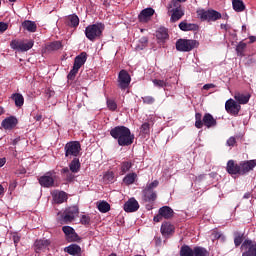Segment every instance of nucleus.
Listing matches in <instances>:
<instances>
[{
    "label": "nucleus",
    "mask_w": 256,
    "mask_h": 256,
    "mask_svg": "<svg viewBox=\"0 0 256 256\" xmlns=\"http://www.w3.org/2000/svg\"><path fill=\"white\" fill-rule=\"evenodd\" d=\"M9 28V24L0 22V33H5V30Z\"/></svg>",
    "instance_id": "bf43d9fd"
},
{
    "label": "nucleus",
    "mask_w": 256,
    "mask_h": 256,
    "mask_svg": "<svg viewBox=\"0 0 256 256\" xmlns=\"http://www.w3.org/2000/svg\"><path fill=\"white\" fill-rule=\"evenodd\" d=\"M140 133L142 135H149L151 133V125L148 122H145L140 127Z\"/></svg>",
    "instance_id": "37998d69"
},
{
    "label": "nucleus",
    "mask_w": 256,
    "mask_h": 256,
    "mask_svg": "<svg viewBox=\"0 0 256 256\" xmlns=\"http://www.w3.org/2000/svg\"><path fill=\"white\" fill-rule=\"evenodd\" d=\"M154 87H158L159 89L163 87H167V80H159V79H154L152 80Z\"/></svg>",
    "instance_id": "a18cd8bd"
},
{
    "label": "nucleus",
    "mask_w": 256,
    "mask_h": 256,
    "mask_svg": "<svg viewBox=\"0 0 256 256\" xmlns=\"http://www.w3.org/2000/svg\"><path fill=\"white\" fill-rule=\"evenodd\" d=\"M22 27L23 29L29 31L30 33H35V31H37V24L31 20H25L22 23Z\"/></svg>",
    "instance_id": "bb28decb"
},
{
    "label": "nucleus",
    "mask_w": 256,
    "mask_h": 256,
    "mask_svg": "<svg viewBox=\"0 0 256 256\" xmlns=\"http://www.w3.org/2000/svg\"><path fill=\"white\" fill-rule=\"evenodd\" d=\"M234 99L239 102V105H247V103H249V99H251V96L249 94L245 95L241 93H236L234 95Z\"/></svg>",
    "instance_id": "cd10ccee"
},
{
    "label": "nucleus",
    "mask_w": 256,
    "mask_h": 256,
    "mask_svg": "<svg viewBox=\"0 0 256 256\" xmlns=\"http://www.w3.org/2000/svg\"><path fill=\"white\" fill-rule=\"evenodd\" d=\"M65 157L72 159V157H79L81 153V143L79 141H70L64 146Z\"/></svg>",
    "instance_id": "423d86ee"
},
{
    "label": "nucleus",
    "mask_w": 256,
    "mask_h": 256,
    "mask_svg": "<svg viewBox=\"0 0 256 256\" xmlns=\"http://www.w3.org/2000/svg\"><path fill=\"white\" fill-rule=\"evenodd\" d=\"M103 31H105V24L103 23L88 25L85 29V36L89 41H95L103 35Z\"/></svg>",
    "instance_id": "f03ea898"
},
{
    "label": "nucleus",
    "mask_w": 256,
    "mask_h": 256,
    "mask_svg": "<svg viewBox=\"0 0 256 256\" xmlns=\"http://www.w3.org/2000/svg\"><path fill=\"white\" fill-rule=\"evenodd\" d=\"M226 171L229 175H241L240 164H236L235 161L229 160L227 162Z\"/></svg>",
    "instance_id": "f3484780"
},
{
    "label": "nucleus",
    "mask_w": 256,
    "mask_h": 256,
    "mask_svg": "<svg viewBox=\"0 0 256 256\" xmlns=\"http://www.w3.org/2000/svg\"><path fill=\"white\" fill-rule=\"evenodd\" d=\"M66 253L73 256H81V246L77 244H71L65 248Z\"/></svg>",
    "instance_id": "b1692460"
},
{
    "label": "nucleus",
    "mask_w": 256,
    "mask_h": 256,
    "mask_svg": "<svg viewBox=\"0 0 256 256\" xmlns=\"http://www.w3.org/2000/svg\"><path fill=\"white\" fill-rule=\"evenodd\" d=\"M17 118L10 116L7 117L6 119H4L1 123L3 129L9 130V129H13L14 127L17 126Z\"/></svg>",
    "instance_id": "6ab92c4d"
},
{
    "label": "nucleus",
    "mask_w": 256,
    "mask_h": 256,
    "mask_svg": "<svg viewBox=\"0 0 256 256\" xmlns=\"http://www.w3.org/2000/svg\"><path fill=\"white\" fill-rule=\"evenodd\" d=\"M175 231V226L170 223H164L161 226V233L164 237H169Z\"/></svg>",
    "instance_id": "393cba45"
},
{
    "label": "nucleus",
    "mask_w": 256,
    "mask_h": 256,
    "mask_svg": "<svg viewBox=\"0 0 256 256\" xmlns=\"http://www.w3.org/2000/svg\"><path fill=\"white\" fill-rule=\"evenodd\" d=\"M194 256H209V252L203 247L196 246L194 247Z\"/></svg>",
    "instance_id": "ea45409f"
},
{
    "label": "nucleus",
    "mask_w": 256,
    "mask_h": 256,
    "mask_svg": "<svg viewBox=\"0 0 256 256\" xmlns=\"http://www.w3.org/2000/svg\"><path fill=\"white\" fill-rule=\"evenodd\" d=\"M97 208L100 213H108V211H111V205H109L106 201L99 202Z\"/></svg>",
    "instance_id": "f704fd0d"
},
{
    "label": "nucleus",
    "mask_w": 256,
    "mask_h": 256,
    "mask_svg": "<svg viewBox=\"0 0 256 256\" xmlns=\"http://www.w3.org/2000/svg\"><path fill=\"white\" fill-rule=\"evenodd\" d=\"M39 183L41 187H53L55 184V178L53 177V172H47L45 175L39 178Z\"/></svg>",
    "instance_id": "4468645a"
},
{
    "label": "nucleus",
    "mask_w": 256,
    "mask_h": 256,
    "mask_svg": "<svg viewBox=\"0 0 256 256\" xmlns=\"http://www.w3.org/2000/svg\"><path fill=\"white\" fill-rule=\"evenodd\" d=\"M147 43H149V39L147 37L140 38L138 45H136V51H143V49L147 47Z\"/></svg>",
    "instance_id": "58836bf2"
},
{
    "label": "nucleus",
    "mask_w": 256,
    "mask_h": 256,
    "mask_svg": "<svg viewBox=\"0 0 256 256\" xmlns=\"http://www.w3.org/2000/svg\"><path fill=\"white\" fill-rule=\"evenodd\" d=\"M12 240L14 241L15 246L21 241V236H19L17 233L12 234Z\"/></svg>",
    "instance_id": "4d7b16f0"
},
{
    "label": "nucleus",
    "mask_w": 256,
    "mask_h": 256,
    "mask_svg": "<svg viewBox=\"0 0 256 256\" xmlns=\"http://www.w3.org/2000/svg\"><path fill=\"white\" fill-rule=\"evenodd\" d=\"M87 61V53L82 52L80 55H78L74 60V65L76 69L79 70L80 67H83Z\"/></svg>",
    "instance_id": "5701e85b"
},
{
    "label": "nucleus",
    "mask_w": 256,
    "mask_h": 256,
    "mask_svg": "<svg viewBox=\"0 0 256 256\" xmlns=\"http://www.w3.org/2000/svg\"><path fill=\"white\" fill-rule=\"evenodd\" d=\"M179 29L181 31H197L199 26L195 23H187L186 21H182L179 23Z\"/></svg>",
    "instance_id": "4be33fe9"
},
{
    "label": "nucleus",
    "mask_w": 256,
    "mask_h": 256,
    "mask_svg": "<svg viewBox=\"0 0 256 256\" xmlns=\"http://www.w3.org/2000/svg\"><path fill=\"white\" fill-rule=\"evenodd\" d=\"M167 9H168V13H171L173 11H177V10L181 9V1H179V0H172L168 4Z\"/></svg>",
    "instance_id": "473e14b6"
},
{
    "label": "nucleus",
    "mask_w": 256,
    "mask_h": 256,
    "mask_svg": "<svg viewBox=\"0 0 256 256\" xmlns=\"http://www.w3.org/2000/svg\"><path fill=\"white\" fill-rule=\"evenodd\" d=\"M196 47H199V42L197 40L179 39L176 41V49L182 53L193 51Z\"/></svg>",
    "instance_id": "20e7f679"
},
{
    "label": "nucleus",
    "mask_w": 256,
    "mask_h": 256,
    "mask_svg": "<svg viewBox=\"0 0 256 256\" xmlns=\"http://www.w3.org/2000/svg\"><path fill=\"white\" fill-rule=\"evenodd\" d=\"M79 215V208L77 206H71L67 208L62 216L64 223H71Z\"/></svg>",
    "instance_id": "9d476101"
},
{
    "label": "nucleus",
    "mask_w": 256,
    "mask_h": 256,
    "mask_svg": "<svg viewBox=\"0 0 256 256\" xmlns=\"http://www.w3.org/2000/svg\"><path fill=\"white\" fill-rule=\"evenodd\" d=\"M180 256H194V249L190 248L189 245H183L180 249Z\"/></svg>",
    "instance_id": "72a5a7b5"
},
{
    "label": "nucleus",
    "mask_w": 256,
    "mask_h": 256,
    "mask_svg": "<svg viewBox=\"0 0 256 256\" xmlns=\"http://www.w3.org/2000/svg\"><path fill=\"white\" fill-rule=\"evenodd\" d=\"M142 101L146 105H153L155 103V98H153V96H144L142 97Z\"/></svg>",
    "instance_id": "3c124183"
},
{
    "label": "nucleus",
    "mask_w": 256,
    "mask_h": 256,
    "mask_svg": "<svg viewBox=\"0 0 256 256\" xmlns=\"http://www.w3.org/2000/svg\"><path fill=\"white\" fill-rule=\"evenodd\" d=\"M67 25L69 27H79V16L72 14L67 17Z\"/></svg>",
    "instance_id": "7c9ffc66"
},
{
    "label": "nucleus",
    "mask_w": 256,
    "mask_h": 256,
    "mask_svg": "<svg viewBox=\"0 0 256 256\" xmlns=\"http://www.w3.org/2000/svg\"><path fill=\"white\" fill-rule=\"evenodd\" d=\"M203 89H204L205 91H209V89H215V84H205V85L203 86Z\"/></svg>",
    "instance_id": "680f3d73"
},
{
    "label": "nucleus",
    "mask_w": 256,
    "mask_h": 256,
    "mask_svg": "<svg viewBox=\"0 0 256 256\" xmlns=\"http://www.w3.org/2000/svg\"><path fill=\"white\" fill-rule=\"evenodd\" d=\"M110 135L118 141L120 147H129L133 145L135 135L131 134V130L125 126H116L110 130Z\"/></svg>",
    "instance_id": "f257e3e1"
},
{
    "label": "nucleus",
    "mask_w": 256,
    "mask_h": 256,
    "mask_svg": "<svg viewBox=\"0 0 256 256\" xmlns=\"http://www.w3.org/2000/svg\"><path fill=\"white\" fill-rule=\"evenodd\" d=\"M155 15V10L153 8H146L140 12L138 19L140 23H147Z\"/></svg>",
    "instance_id": "2eb2a0df"
},
{
    "label": "nucleus",
    "mask_w": 256,
    "mask_h": 256,
    "mask_svg": "<svg viewBox=\"0 0 256 256\" xmlns=\"http://www.w3.org/2000/svg\"><path fill=\"white\" fill-rule=\"evenodd\" d=\"M75 229L71 226H63L62 231L66 237H68Z\"/></svg>",
    "instance_id": "864d4df0"
},
{
    "label": "nucleus",
    "mask_w": 256,
    "mask_h": 256,
    "mask_svg": "<svg viewBox=\"0 0 256 256\" xmlns=\"http://www.w3.org/2000/svg\"><path fill=\"white\" fill-rule=\"evenodd\" d=\"M197 15L198 17H200V19L202 21H208L209 23L211 22H215V21H219V19H221L222 15L220 12H217V10H205V9H201L197 11Z\"/></svg>",
    "instance_id": "39448f33"
},
{
    "label": "nucleus",
    "mask_w": 256,
    "mask_h": 256,
    "mask_svg": "<svg viewBox=\"0 0 256 256\" xmlns=\"http://www.w3.org/2000/svg\"><path fill=\"white\" fill-rule=\"evenodd\" d=\"M159 186V181L155 180L149 184H147L146 189H150L153 191V189H155V187Z\"/></svg>",
    "instance_id": "6e6d98bb"
},
{
    "label": "nucleus",
    "mask_w": 256,
    "mask_h": 256,
    "mask_svg": "<svg viewBox=\"0 0 256 256\" xmlns=\"http://www.w3.org/2000/svg\"><path fill=\"white\" fill-rule=\"evenodd\" d=\"M63 45L59 41L52 42L48 45V51H59Z\"/></svg>",
    "instance_id": "c03bdc74"
},
{
    "label": "nucleus",
    "mask_w": 256,
    "mask_h": 256,
    "mask_svg": "<svg viewBox=\"0 0 256 256\" xmlns=\"http://www.w3.org/2000/svg\"><path fill=\"white\" fill-rule=\"evenodd\" d=\"M33 45V40H29L28 42L12 40L10 43L11 49H14V51H20L22 53L25 51H29V49H33Z\"/></svg>",
    "instance_id": "0eeeda50"
},
{
    "label": "nucleus",
    "mask_w": 256,
    "mask_h": 256,
    "mask_svg": "<svg viewBox=\"0 0 256 256\" xmlns=\"http://www.w3.org/2000/svg\"><path fill=\"white\" fill-rule=\"evenodd\" d=\"M43 119V116L41 114H38L35 116L36 121H41Z\"/></svg>",
    "instance_id": "774afa93"
},
{
    "label": "nucleus",
    "mask_w": 256,
    "mask_h": 256,
    "mask_svg": "<svg viewBox=\"0 0 256 256\" xmlns=\"http://www.w3.org/2000/svg\"><path fill=\"white\" fill-rule=\"evenodd\" d=\"M113 179H115V174L113 172H108L104 175V180H106L107 183L113 182Z\"/></svg>",
    "instance_id": "603ef678"
},
{
    "label": "nucleus",
    "mask_w": 256,
    "mask_h": 256,
    "mask_svg": "<svg viewBox=\"0 0 256 256\" xmlns=\"http://www.w3.org/2000/svg\"><path fill=\"white\" fill-rule=\"evenodd\" d=\"M138 210H139V202H137L135 198H130L124 204V211L126 213H135V211H138Z\"/></svg>",
    "instance_id": "dca6fc26"
},
{
    "label": "nucleus",
    "mask_w": 256,
    "mask_h": 256,
    "mask_svg": "<svg viewBox=\"0 0 256 256\" xmlns=\"http://www.w3.org/2000/svg\"><path fill=\"white\" fill-rule=\"evenodd\" d=\"M225 109L230 115H239L241 111V105L233 99H229L225 103Z\"/></svg>",
    "instance_id": "9b49d317"
},
{
    "label": "nucleus",
    "mask_w": 256,
    "mask_h": 256,
    "mask_svg": "<svg viewBox=\"0 0 256 256\" xmlns=\"http://www.w3.org/2000/svg\"><path fill=\"white\" fill-rule=\"evenodd\" d=\"M156 39L158 43H165L169 39V32H167V28H159L156 32Z\"/></svg>",
    "instance_id": "aec40b11"
},
{
    "label": "nucleus",
    "mask_w": 256,
    "mask_h": 256,
    "mask_svg": "<svg viewBox=\"0 0 256 256\" xmlns=\"http://www.w3.org/2000/svg\"><path fill=\"white\" fill-rule=\"evenodd\" d=\"M243 243V233L241 232H234V244L235 247H239Z\"/></svg>",
    "instance_id": "79ce46f5"
},
{
    "label": "nucleus",
    "mask_w": 256,
    "mask_h": 256,
    "mask_svg": "<svg viewBox=\"0 0 256 256\" xmlns=\"http://www.w3.org/2000/svg\"><path fill=\"white\" fill-rule=\"evenodd\" d=\"M170 13H171L170 20L172 21V23H175V22L179 21V19H181V17H183V15H185V10H183V8H180V9L174 10Z\"/></svg>",
    "instance_id": "c756f323"
},
{
    "label": "nucleus",
    "mask_w": 256,
    "mask_h": 256,
    "mask_svg": "<svg viewBox=\"0 0 256 256\" xmlns=\"http://www.w3.org/2000/svg\"><path fill=\"white\" fill-rule=\"evenodd\" d=\"M242 256H256V243L251 240H245L241 245Z\"/></svg>",
    "instance_id": "6e6552de"
},
{
    "label": "nucleus",
    "mask_w": 256,
    "mask_h": 256,
    "mask_svg": "<svg viewBox=\"0 0 256 256\" xmlns=\"http://www.w3.org/2000/svg\"><path fill=\"white\" fill-rule=\"evenodd\" d=\"M235 143H237V140L235 139V137H230L227 140L226 145H228V147H233Z\"/></svg>",
    "instance_id": "13d9d810"
},
{
    "label": "nucleus",
    "mask_w": 256,
    "mask_h": 256,
    "mask_svg": "<svg viewBox=\"0 0 256 256\" xmlns=\"http://www.w3.org/2000/svg\"><path fill=\"white\" fill-rule=\"evenodd\" d=\"M53 200L58 204L65 203V201H67V193H65L63 191L54 192Z\"/></svg>",
    "instance_id": "c85d7f7f"
},
{
    "label": "nucleus",
    "mask_w": 256,
    "mask_h": 256,
    "mask_svg": "<svg viewBox=\"0 0 256 256\" xmlns=\"http://www.w3.org/2000/svg\"><path fill=\"white\" fill-rule=\"evenodd\" d=\"M135 179H137V174L129 173L124 177L123 182L125 185H133V183H135Z\"/></svg>",
    "instance_id": "c9c22d12"
},
{
    "label": "nucleus",
    "mask_w": 256,
    "mask_h": 256,
    "mask_svg": "<svg viewBox=\"0 0 256 256\" xmlns=\"http://www.w3.org/2000/svg\"><path fill=\"white\" fill-rule=\"evenodd\" d=\"M202 123L207 127V129H211V127H217V120L214 119L213 115L206 113L202 118Z\"/></svg>",
    "instance_id": "a211bd4d"
},
{
    "label": "nucleus",
    "mask_w": 256,
    "mask_h": 256,
    "mask_svg": "<svg viewBox=\"0 0 256 256\" xmlns=\"http://www.w3.org/2000/svg\"><path fill=\"white\" fill-rule=\"evenodd\" d=\"M49 245H51V240L49 239H38L34 242V250L36 253H43L49 249Z\"/></svg>",
    "instance_id": "f8f14e48"
},
{
    "label": "nucleus",
    "mask_w": 256,
    "mask_h": 256,
    "mask_svg": "<svg viewBox=\"0 0 256 256\" xmlns=\"http://www.w3.org/2000/svg\"><path fill=\"white\" fill-rule=\"evenodd\" d=\"M107 107L110 111H116L117 110V102L113 99L107 100Z\"/></svg>",
    "instance_id": "8fccbe9b"
},
{
    "label": "nucleus",
    "mask_w": 256,
    "mask_h": 256,
    "mask_svg": "<svg viewBox=\"0 0 256 256\" xmlns=\"http://www.w3.org/2000/svg\"><path fill=\"white\" fill-rule=\"evenodd\" d=\"M81 171V162L79 161V158H74L70 164L69 168L64 167L61 170V173L66 177V181H73L75 179V173H79Z\"/></svg>",
    "instance_id": "7ed1b4c3"
},
{
    "label": "nucleus",
    "mask_w": 256,
    "mask_h": 256,
    "mask_svg": "<svg viewBox=\"0 0 256 256\" xmlns=\"http://www.w3.org/2000/svg\"><path fill=\"white\" fill-rule=\"evenodd\" d=\"M212 237L213 239H221V237H223V234H221L220 232H212Z\"/></svg>",
    "instance_id": "052dcab7"
},
{
    "label": "nucleus",
    "mask_w": 256,
    "mask_h": 256,
    "mask_svg": "<svg viewBox=\"0 0 256 256\" xmlns=\"http://www.w3.org/2000/svg\"><path fill=\"white\" fill-rule=\"evenodd\" d=\"M232 7L237 13L245 11V3L242 0H232Z\"/></svg>",
    "instance_id": "2f4dec72"
},
{
    "label": "nucleus",
    "mask_w": 256,
    "mask_h": 256,
    "mask_svg": "<svg viewBox=\"0 0 256 256\" xmlns=\"http://www.w3.org/2000/svg\"><path fill=\"white\" fill-rule=\"evenodd\" d=\"M256 168V160H246L240 162V175H247Z\"/></svg>",
    "instance_id": "ddd939ff"
},
{
    "label": "nucleus",
    "mask_w": 256,
    "mask_h": 256,
    "mask_svg": "<svg viewBox=\"0 0 256 256\" xmlns=\"http://www.w3.org/2000/svg\"><path fill=\"white\" fill-rule=\"evenodd\" d=\"M131 84V75H129V72L127 70H121L118 75V86L120 89H127L129 85Z\"/></svg>",
    "instance_id": "1a4fd4ad"
},
{
    "label": "nucleus",
    "mask_w": 256,
    "mask_h": 256,
    "mask_svg": "<svg viewBox=\"0 0 256 256\" xmlns=\"http://www.w3.org/2000/svg\"><path fill=\"white\" fill-rule=\"evenodd\" d=\"M80 223L82 225H89V223H91V218L88 215H82Z\"/></svg>",
    "instance_id": "5fc2aeb1"
},
{
    "label": "nucleus",
    "mask_w": 256,
    "mask_h": 256,
    "mask_svg": "<svg viewBox=\"0 0 256 256\" xmlns=\"http://www.w3.org/2000/svg\"><path fill=\"white\" fill-rule=\"evenodd\" d=\"M131 167H133V162L131 161H124L121 163V173L122 175H125V173L129 172L131 170Z\"/></svg>",
    "instance_id": "4c0bfd02"
},
{
    "label": "nucleus",
    "mask_w": 256,
    "mask_h": 256,
    "mask_svg": "<svg viewBox=\"0 0 256 256\" xmlns=\"http://www.w3.org/2000/svg\"><path fill=\"white\" fill-rule=\"evenodd\" d=\"M66 239L69 243L81 240V238H79V235H77V232H75V230L69 236H66Z\"/></svg>",
    "instance_id": "49530a36"
},
{
    "label": "nucleus",
    "mask_w": 256,
    "mask_h": 256,
    "mask_svg": "<svg viewBox=\"0 0 256 256\" xmlns=\"http://www.w3.org/2000/svg\"><path fill=\"white\" fill-rule=\"evenodd\" d=\"M256 37L255 36H249V43H255Z\"/></svg>",
    "instance_id": "69168bd1"
},
{
    "label": "nucleus",
    "mask_w": 256,
    "mask_h": 256,
    "mask_svg": "<svg viewBox=\"0 0 256 256\" xmlns=\"http://www.w3.org/2000/svg\"><path fill=\"white\" fill-rule=\"evenodd\" d=\"M77 73H79V69L76 68L75 66H73V69L69 72V74L67 76L68 80L69 81L75 80Z\"/></svg>",
    "instance_id": "09e8293b"
},
{
    "label": "nucleus",
    "mask_w": 256,
    "mask_h": 256,
    "mask_svg": "<svg viewBox=\"0 0 256 256\" xmlns=\"http://www.w3.org/2000/svg\"><path fill=\"white\" fill-rule=\"evenodd\" d=\"M143 199L146 202L151 203V201H155V199H157V193L149 188H145L143 190Z\"/></svg>",
    "instance_id": "412c9836"
},
{
    "label": "nucleus",
    "mask_w": 256,
    "mask_h": 256,
    "mask_svg": "<svg viewBox=\"0 0 256 256\" xmlns=\"http://www.w3.org/2000/svg\"><path fill=\"white\" fill-rule=\"evenodd\" d=\"M12 98L15 102L16 107H23V104L25 103V98H23V95L19 93L13 94Z\"/></svg>",
    "instance_id": "e433bc0d"
},
{
    "label": "nucleus",
    "mask_w": 256,
    "mask_h": 256,
    "mask_svg": "<svg viewBox=\"0 0 256 256\" xmlns=\"http://www.w3.org/2000/svg\"><path fill=\"white\" fill-rule=\"evenodd\" d=\"M195 127L196 129L203 128V116L201 115V113L195 114Z\"/></svg>",
    "instance_id": "a19ab883"
},
{
    "label": "nucleus",
    "mask_w": 256,
    "mask_h": 256,
    "mask_svg": "<svg viewBox=\"0 0 256 256\" xmlns=\"http://www.w3.org/2000/svg\"><path fill=\"white\" fill-rule=\"evenodd\" d=\"M220 28L224 29L225 31H229V29H230L229 25H227V24H221Z\"/></svg>",
    "instance_id": "0e129e2a"
},
{
    "label": "nucleus",
    "mask_w": 256,
    "mask_h": 256,
    "mask_svg": "<svg viewBox=\"0 0 256 256\" xmlns=\"http://www.w3.org/2000/svg\"><path fill=\"white\" fill-rule=\"evenodd\" d=\"M245 47H247V44L240 42L236 47L237 55L240 57L243 56V51H245Z\"/></svg>",
    "instance_id": "de8ad7c7"
},
{
    "label": "nucleus",
    "mask_w": 256,
    "mask_h": 256,
    "mask_svg": "<svg viewBox=\"0 0 256 256\" xmlns=\"http://www.w3.org/2000/svg\"><path fill=\"white\" fill-rule=\"evenodd\" d=\"M163 219V215H161V212H158V215L154 217L155 223H159Z\"/></svg>",
    "instance_id": "e2e57ef3"
},
{
    "label": "nucleus",
    "mask_w": 256,
    "mask_h": 256,
    "mask_svg": "<svg viewBox=\"0 0 256 256\" xmlns=\"http://www.w3.org/2000/svg\"><path fill=\"white\" fill-rule=\"evenodd\" d=\"M6 159L5 158H0V167H3V165H5L6 163Z\"/></svg>",
    "instance_id": "338daca9"
},
{
    "label": "nucleus",
    "mask_w": 256,
    "mask_h": 256,
    "mask_svg": "<svg viewBox=\"0 0 256 256\" xmlns=\"http://www.w3.org/2000/svg\"><path fill=\"white\" fill-rule=\"evenodd\" d=\"M159 211L160 215H162L164 219H171V217L175 215V212L169 206H163L159 209Z\"/></svg>",
    "instance_id": "a878e982"
}]
</instances>
